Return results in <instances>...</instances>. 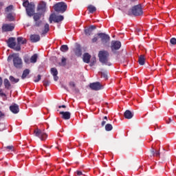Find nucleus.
Returning a JSON list of instances; mask_svg holds the SVG:
<instances>
[{"instance_id":"1","label":"nucleus","mask_w":176,"mask_h":176,"mask_svg":"<svg viewBox=\"0 0 176 176\" xmlns=\"http://www.w3.org/2000/svg\"><path fill=\"white\" fill-rule=\"evenodd\" d=\"M23 8H25V11L29 17H32L34 20V27L39 28L42 25V13L35 12V3L30 2L28 0H23Z\"/></svg>"},{"instance_id":"2","label":"nucleus","mask_w":176,"mask_h":176,"mask_svg":"<svg viewBox=\"0 0 176 176\" xmlns=\"http://www.w3.org/2000/svg\"><path fill=\"white\" fill-rule=\"evenodd\" d=\"M13 61L14 67L18 69L23 68V60L16 54H10L8 57V61Z\"/></svg>"},{"instance_id":"3","label":"nucleus","mask_w":176,"mask_h":176,"mask_svg":"<svg viewBox=\"0 0 176 176\" xmlns=\"http://www.w3.org/2000/svg\"><path fill=\"white\" fill-rule=\"evenodd\" d=\"M99 61L104 65H108L111 67V64L109 62V52L106 50H101L98 53Z\"/></svg>"},{"instance_id":"4","label":"nucleus","mask_w":176,"mask_h":176,"mask_svg":"<svg viewBox=\"0 0 176 176\" xmlns=\"http://www.w3.org/2000/svg\"><path fill=\"white\" fill-rule=\"evenodd\" d=\"M54 10L56 12V13H65L67 11V3L64 2H58L56 3L53 6Z\"/></svg>"},{"instance_id":"5","label":"nucleus","mask_w":176,"mask_h":176,"mask_svg":"<svg viewBox=\"0 0 176 176\" xmlns=\"http://www.w3.org/2000/svg\"><path fill=\"white\" fill-rule=\"evenodd\" d=\"M97 36L100 38L102 45H103V46H109V41H111V37L109 35L105 33H98Z\"/></svg>"},{"instance_id":"6","label":"nucleus","mask_w":176,"mask_h":176,"mask_svg":"<svg viewBox=\"0 0 176 176\" xmlns=\"http://www.w3.org/2000/svg\"><path fill=\"white\" fill-rule=\"evenodd\" d=\"M110 47L113 54H118V50L122 47V43L119 41H112Z\"/></svg>"},{"instance_id":"7","label":"nucleus","mask_w":176,"mask_h":176,"mask_svg":"<svg viewBox=\"0 0 176 176\" xmlns=\"http://www.w3.org/2000/svg\"><path fill=\"white\" fill-rule=\"evenodd\" d=\"M131 12L133 16L142 15L144 12L142 11V6H141V4H138L132 7Z\"/></svg>"},{"instance_id":"8","label":"nucleus","mask_w":176,"mask_h":176,"mask_svg":"<svg viewBox=\"0 0 176 176\" xmlns=\"http://www.w3.org/2000/svg\"><path fill=\"white\" fill-rule=\"evenodd\" d=\"M64 20V16L63 15H56V14L53 13L51 14L50 16V23L52 24V23H60V21H63Z\"/></svg>"},{"instance_id":"9","label":"nucleus","mask_w":176,"mask_h":176,"mask_svg":"<svg viewBox=\"0 0 176 176\" xmlns=\"http://www.w3.org/2000/svg\"><path fill=\"white\" fill-rule=\"evenodd\" d=\"M34 134L36 137L40 138L41 141H45L47 138V134H46L45 132L42 131L39 129H35L34 131Z\"/></svg>"},{"instance_id":"10","label":"nucleus","mask_w":176,"mask_h":176,"mask_svg":"<svg viewBox=\"0 0 176 176\" xmlns=\"http://www.w3.org/2000/svg\"><path fill=\"white\" fill-rule=\"evenodd\" d=\"M17 43H18L14 48V50H16V52H20V50H21V45H20V43L21 45H25L27 43V39L24 38L23 37L19 36L17 38Z\"/></svg>"},{"instance_id":"11","label":"nucleus","mask_w":176,"mask_h":176,"mask_svg":"<svg viewBox=\"0 0 176 176\" xmlns=\"http://www.w3.org/2000/svg\"><path fill=\"white\" fill-rule=\"evenodd\" d=\"M14 30V25L10 23H4L2 26L3 32H10V31H13Z\"/></svg>"},{"instance_id":"12","label":"nucleus","mask_w":176,"mask_h":176,"mask_svg":"<svg viewBox=\"0 0 176 176\" xmlns=\"http://www.w3.org/2000/svg\"><path fill=\"white\" fill-rule=\"evenodd\" d=\"M89 87L91 90H95V91H98V90H101L102 89V85L100 82H92L89 84Z\"/></svg>"},{"instance_id":"13","label":"nucleus","mask_w":176,"mask_h":176,"mask_svg":"<svg viewBox=\"0 0 176 176\" xmlns=\"http://www.w3.org/2000/svg\"><path fill=\"white\" fill-rule=\"evenodd\" d=\"M7 45L10 49H16V38L10 37L7 41Z\"/></svg>"},{"instance_id":"14","label":"nucleus","mask_w":176,"mask_h":176,"mask_svg":"<svg viewBox=\"0 0 176 176\" xmlns=\"http://www.w3.org/2000/svg\"><path fill=\"white\" fill-rule=\"evenodd\" d=\"M96 29H97V26L92 25H90L89 28H86L84 30V32L87 36H90V35L93 34V31H94V30H96Z\"/></svg>"},{"instance_id":"15","label":"nucleus","mask_w":176,"mask_h":176,"mask_svg":"<svg viewBox=\"0 0 176 176\" xmlns=\"http://www.w3.org/2000/svg\"><path fill=\"white\" fill-rule=\"evenodd\" d=\"M10 111L12 112V113H19L20 112V108L19 107V104L14 103L11 106H10Z\"/></svg>"},{"instance_id":"16","label":"nucleus","mask_w":176,"mask_h":176,"mask_svg":"<svg viewBox=\"0 0 176 176\" xmlns=\"http://www.w3.org/2000/svg\"><path fill=\"white\" fill-rule=\"evenodd\" d=\"M60 115H61L62 119L64 120H69L71 119V113L69 111H60Z\"/></svg>"},{"instance_id":"17","label":"nucleus","mask_w":176,"mask_h":176,"mask_svg":"<svg viewBox=\"0 0 176 176\" xmlns=\"http://www.w3.org/2000/svg\"><path fill=\"white\" fill-rule=\"evenodd\" d=\"M36 10H37V12H39V11L45 12L46 11V2L41 1L37 6Z\"/></svg>"},{"instance_id":"18","label":"nucleus","mask_w":176,"mask_h":176,"mask_svg":"<svg viewBox=\"0 0 176 176\" xmlns=\"http://www.w3.org/2000/svg\"><path fill=\"white\" fill-rule=\"evenodd\" d=\"M30 41L32 43H36V42L41 41V36L38 34H32L30 35Z\"/></svg>"},{"instance_id":"19","label":"nucleus","mask_w":176,"mask_h":176,"mask_svg":"<svg viewBox=\"0 0 176 176\" xmlns=\"http://www.w3.org/2000/svg\"><path fill=\"white\" fill-rule=\"evenodd\" d=\"M90 58H91V56L89 55V53H85L82 56V60L86 64H89V63H90Z\"/></svg>"},{"instance_id":"20","label":"nucleus","mask_w":176,"mask_h":176,"mask_svg":"<svg viewBox=\"0 0 176 176\" xmlns=\"http://www.w3.org/2000/svg\"><path fill=\"white\" fill-rule=\"evenodd\" d=\"M124 116L125 119H133V116H134V113L131 112L130 110H126L124 113Z\"/></svg>"},{"instance_id":"21","label":"nucleus","mask_w":176,"mask_h":176,"mask_svg":"<svg viewBox=\"0 0 176 176\" xmlns=\"http://www.w3.org/2000/svg\"><path fill=\"white\" fill-rule=\"evenodd\" d=\"M138 63H139L140 65H145V56L144 55H140L139 56Z\"/></svg>"},{"instance_id":"22","label":"nucleus","mask_w":176,"mask_h":176,"mask_svg":"<svg viewBox=\"0 0 176 176\" xmlns=\"http://www.w3.org/2000/svg\"><path fill=\"white\" fill-rule=\"evenodd\" d=\"M36 61H38V54H34L30 58V63H32V64H35Z\"/></svg>"},{"instance_id":"23","label":"nucleus","mask_w":176,"mask_h":176,"mask_svg":"<svg viewBox=\"0 0 176 176\" xmlns=\"http://www.w3.org/2000/svg\"><path fill=\"white\" fill-rule=\"evenodd\" d=\"M87 10L89 11V13H94V12L97 11V8H96V6L93 5H89L87 7Z\"/></svg>"},{"instance_id":"24","label":"nucleus","mask_w":176,"mask_h":176,"mask_svg":"<svg viewBox=\"0 0 176 176\" xmlns=\"http://www.w3.org/2000/svg\"><path fill=\"white\" fill-rule=\"evenodd\" d=\"M30 69H25L23 70L22 76H21V79H25L28 75H30Z\"/></svg>"},{"instance_id":"25","label":"nucleus","mask_w":176,"mask_h":176,"mask_svg":"<svg viewBox=\"0 0 176 176\" xmlns=\"http://www.w3.org/2000/svg\"><path fill=\"white\" fill-rule=\"evenodd\" d=\"M3 85L6 89H7L8 90H9V89H10V87L12 86V85H10V82H9V80H8V78H5L3 80Z\"/></svg>"},{"instance_id":"26","label":"nucleus","mask_w":176,"mask_h":176,"mask_svg":"<svg viewBox=\"0 0 176 176\" xmlns=\"http://www.w3.org/2000/svg\"><path fill=\"white\" fill-rule=\"evenodd\" d=\"M50 28L49 26V23H46L44 26V30H43L42 34L45 35V34H47L49 32Z\"/></svg>"},{"instance_id":"27","label":"nucleus","mask_w":176,"mask_h":176,"mask_svg":"<svg viewBox=\"0 0 176 176\" xmlns=\"http://www.w3.org/2000/svg\"><path fill=\"white\" fill-rule=\"evenodd\" d=\"M74 53L77 57H80L82 56V50L80 47L76 48Z\"/></svg>"},{"instance_id":"28","label":"nucleus","mask_w":176,"mask_h":176,"mask_svg":"<svg viewBox=\"0 0 176 176\" xmlns=\"http://www.w3.org/2000/svg\"><path fill=\"white\" fill-rule=\"evenodd\" d=\"M23 61L25 64H31V58L28 55L23 56Z\"/></svg>"},{"instance_id":"29","label":"nucleus","mask_w":176,"mask_h":176,"mask_svg":"<svg viewBox=\"0 0 176 176\" xmlns=\"http://www.w3.org/2000/svg\"><path fill=\"white\" fill-rule=\"evenodd\" d=\"M69 47H68V45H63L60 46V52H63V53H65V52H68L69 50Z\"/></svg>"},{"instance_id":"30","label":"nucleus","mask_w":176,"mask_h":176,"mask_svg":"<svg viewBox=\"0 0 176 176\" xmlns=\"http://www.w3.org/2000/svg\"><path fill=\"white\" fill-rule=\"evenodd\" d=\"M9 79H10L11 83H18V82L20 81V79H19V78H14V76H10L9 77Z\"/></svg>"},{"instance_id":"31","label":"nucleus","mask_w":176,"mask_h":176,"mask_svg":"<svg viewBox=\"0 0 176 176\" xmlns=\"http://www.w3.org/2000/svg\"><path fill=\"white\" fill-rule=\"evenodd\" d=\"M59 65L61 67H65L67 65V58H65V57H62L61 63H59Z\"/></svg>"},{"instance_id":"32","label":"nucleus","mask_w":176,"mask_h":176,"mask_svg":"<svg viewBox=\"0 0 176 176\" xmlns=\"http://www.w3.org/2000/svg\"><path fill=\"white\" fill-rule=\"evenodd\" d=\"M4 148L6 149V151H8V152H14V146H7L6 147H4Z\"/></svg>"},{"instance_id":"33","label":"nucleus","mask_w":176,"mask_h":176,"mask_svg":"<svg viewBox=\"0 0 176 176\" xmlns=\"http://www.w3.org/2000/svg\"><path fill=\"white\" fill-rule=\"evenodd\" d=\"M51 74L53 76L58 75V71H57V69H56V67H52L51 68Z\"/></svg>"},{"instance_id":"34","label":"nucleus","mask_w":176,"mask_h":176,"mask_svg":"<svg viewBox=\"0 0 176 176\" xmlns=\"http://www.w3.org/2000/svg\"><path fill=\"white\" fill-rule=\"evenodd\" d=\"M113 129V126L111 124H107L105 125L106 131H111Z\"/></svg>"},{"instance_id":"35","label":"nucleus","mask_w":176,"mask_h":176,"mask_svg":"<svg viewBox=\"0 0 176 176\" xmlns=\"http://www.w3.org/2000/svg\"><path fill=\"white\" fill-rule=\"evenodd\" d=\"M13 10V5H10L9 6H8L7 8H6L5 9V12L6 13H9V12H12Z\"/></svg>"},{"instance_id":"36","label":"nucleus","mask_w":176,"mask_h":176,"mask_svg":"<svg viewBox=\"0 0 176 176\" xmlns=\"http://www.w3.org/2000/svg\"><path fill=\"white\" fill-rule=\"evenodd\" d=\"M7 19L9 20V21H14V17L12 14V13H9L7 15Z\"/></svg>"},{"instance_id":"37","label":"nucleus","mask_w":176,"mask_h":176,"mask_svg":"<svg viewBox=\"0 0 176 176\" xmlns=\"http://www.w3.org/2000/svg\"><path fill=\"white\" fill-rule=\"evenodd\" d=\"M96 61H97V60L96 59V57H93L91 58V61L89 64L90 67H93V65H94L96 64Z\"/></svg>"},{"instance_id":"38","label":"nucleus","mask_w":176,"mask_h":176,"mask_svg":"<svg viewBox=\"0 0 176 176\" xmlns=\"http://www.w3.org/2000/svg\"><path fill=\"white\" fill-rule=\"evenodd\" d=\"M50 85V81L47 80H45L43 81V85L45 87H47V86H49Z\"/></svg>"},{"instance_id":"39","label":"nucleus","mask_w":176,"mask_h":176,"mask_svg":"<svg viewBox=\"0 0 176 176\" xmlns=\"http://www.w3.org/2000/svg\"><path fill=\"white\" fill-rule=\"evenodd\" d=\"M170 43H171V45H176V38H170Z\"/></svg>"},{"instance_id":"40","label":"nucleus","mask_w":176,"mask_h":176,"mask_svg":"<svg viewBox=\"0 0 176 176\" xmlns=\"http://www.w3.org/2000/svg\"><path fill=\"white\" fill-rule=\"evenodd\" d=\"M0 97H6V94L3 93L2 89H0Z\"/></svg>"},{"instance_id":"41","label":"nucleus","mask_w":176,"mask_h":176,"mask_svg":"<svg viewBox=\"0 0 176 176\" xmlns=\"http://www.w3.org/2000/svg\"><path fill=\"white\" fill-rule=\"evenodd\" d=\"M101 75H102V78H104V79H108V74H107V73L102 72Z\"/></svg>"},{"instance_id":"42","label":"nucleus","mask_w":176,"mask_h":176,"mask_svg":"<svg viewBox=\"0 0 176 176\" xmlns=\"http://www.w3.org/2000/svg\"><path fill=\"white\" fill-rule=\"evenodd\" d=\"M97 41H98V37L94 36L92 39H91V42L92 43H96L97 42Z\"/></svg>"},{"instance_id":"43","label":"nucleus","mask_w":176,"mask_h":176,"mask_svg":"<svg viewBox=\"0 0 176 176\" xmlns=\"http://www.w3.org/2000/svg\"><path fill=\"white\" fill-rule=\"evenodd\" d=\"M41 74H38V78L36 79H35L34 80V82H35L36 83V82H39V80H41Z\"/></svg>"},{"instance_id":"44","label":"nucleus","mask_w":176,"mask_h":176,"mask_svg":"<svg viewBox=\"0 0 176 176\" xmlns=\"http://www.w3.org/2000/svg\"><path fill=\"white\" fill-rule=\"evenodd\" d=\"M156 151H155V148H152L151 150V156H155Z\"/></svg>"},{"instance_id":"45","label":"nucleus","mask_w":176,"mask_h":176,"mask_svg":"<svg viewBox=\"0 0 176 176\" xmlns=\"http://www.w3.org/2000/svg\"><path fill=\"white\" fill-rule=\"evenodd\" d=\"M69 86H70V87H75V86H76L75 82L74 81H71L69 83Z\"/></svg>"},{"instance_id":"46","label":"nucleus","mask_w":176,"mask_h":176,"mask_svg":"<svg viewBox=\"0 0 176 176\" xmlns=\"http://www.w3.org/2000/svg\"><path fill=\"white\" fill-rule=\"evenodd\" d=\"M155 156H156V157H160V152L155 151Z\"/></svg>"},{"instance_id":"47","label":"nucleus","mask_w":176,"mask_h":176,"mask_svg":"<svg viewBox=\"0 0 176 176\" xmlns=\"http://www.w3.org/2000/svg\"><path fill=\"white\" fill-rule=\"evenodd\" d=\"M153 89H155V86H153V85H151L148 86V90H149L150 91H152V90H153Z\"/></svg>"},{"instance_id":"48","label":"nucleus","mask_w":176,"mask_h":176,"mask_svg":"<svg viewBox=\"0 0 176 176\" xmlns=\"http://www.w3.org/2000/svg\"><path fill=\"white\" fill-rule=\"evenodd\" d=\"M107 120H102V123H101V126H102V127H104V126H105V124H107Z\"/></svg>"},{"instance_id":"49","label":"nucleus","mask_w":176,"mask_h":176,"mask_svg":"<svg viewBox=\"0 0 176 176\" xmlns=\"http://www.w3.org/2000/svg\"><path fill=\"white\" fill-rule=\"evenodd\" d=\"M76 173L77 175H78V176L83 175V173H82V171H80V170H77V171H76Z\"/></svg>"},{"instance_id":"50","label":"nucleus","mask_w":176,"mask_h":176,"mask_svg":"<svg viewBox=\"0 0 176 176\" xmlns=\"http://www.w3.org/2000/svg\"><path fill=\"white\" fill-rule=\"evenodd\" d=\"M5 129V124H0V131H2Z\"/></svg>"},{"instance_id":"51","label":"nucleus","mask_w":176,"mask_h":176,"mask_svg":"<svg viewBox=\"0 0 176 176\" xmlns=\"http://www.w3.org/2000/svg\"><path fill=\"white\" fill-rule=\"evenodd\" d=\"M53 76H54V80H55V82H57V80H58V76H57V75H55Z\"/></svg>"},{"instance_id":"52","label":"nucleus","mask_w":176,"mask_h":176,"mask_svg":"<svg viewBox=\"0 0 176 176\" xmlns=\"http://www.w3.org/2000/svg\"><path fill=\"white\" fill-rule=\"evenodd\" d=\"M171 122H173V119H171L170 118H168V121H166V123H167L168 124H169V123H171Z\"/></svg>"},{"instance_id":"53","label":"nucleus","mask_w":176,"mask_h":176,"mask_svg":"<svg viewBox=\"0 0 176 176\" xmlns=\"http://www.w3.org/2000/svg\"><path fill=\"white\" fill-rule=\"evenodd\" d=\"M3 83V80H2V77H0V87L1 86H2Z\"/></svg>"},{"instance_id":"54","label":"nucleus","mask_w":176,"mask_h":176,"mask_svg":"<svg viewBox=\"0 0 176 176\" xmlns=\"http://www.w3.org/2000/svg\"><path fill=\"white\" fill-rule=\"evenodd\" d=\"M58 108H59V109H61V108H67V106H65V104H63V105L58 106Z\"/></svg>"},{"instance_id":"55","label":"nucleus","mask_w":176,"mask_h":176,"mask_svg":"<svg viewBox=\"0 0 176 176\" xmlns=\"http://www.w3.org/2000/svg\"><path fill=\"white\" fill-rule=\"evenodd\" d=\"M3 116H5V114L2 111H0V118H3Z\"/></svg>"},{"instance_id":"56","label":"nucleus","mask_w":176,"mask_h":176,"mask_svg":"<svg viewBox=\"0 0 176 176\" xmlns=\"http://www.w3.org/2000/svg\"><path fill=\"white\" fill-rule=\"evenodd\" d=\"M104 120H106V121H107V122H108V117L104 116Z\"/></svg>"},{"instance_id":"57","label":"nucleus","mask_w":176,"mask_h":176,"mask_svg":"<svg viewBox=\"0 0 176 176\" xmlns=\"http://www.w3.org/2000/svg\"><path fill=\"white\" fill-rule=\"evenodd\" d=\"M0 6H3V2L2 1L0 2Z\"/></svg>"},{"instance_id":"58","label":"nucleus","mask_w":176,"mask_h":176,"mask_svg":"<svg viewBox=\"0 0 176 176\" xmlns=\"http://www.w3.org/2000/svg\"><path fill=\"white\" fill-rule=\"evenodd\" d=\"M57 149H58L59 151H61V149H60V148L56 147Z\"/></svg>"},{"instance_id":"59","label":"nucleus","mask_w":176,"mask_h":176,"mask_svg":"<svg viewBox=\"0 0 176 176\" xmlns=\"http://www.w3.org/2000/svg\"><path fill=\"white\" fill-rule=\"evenodd\" d=\"M132 1V2H134V1H135V0H131Z\"/></svg>"},{"instance_id":"60","label":"nucleus","mask_w":176,"mask_h":176,"mask_svg":"<svg viewBox=\"0 0 176 176\" xmlns=\"http://www.w3.org/2000/svg\"><path fill=\"white\" fill-rule=\"evenodd\" d=\"M163 151H166L164 148H163Z\"/></svg>"}]
</instances>
